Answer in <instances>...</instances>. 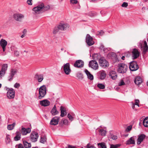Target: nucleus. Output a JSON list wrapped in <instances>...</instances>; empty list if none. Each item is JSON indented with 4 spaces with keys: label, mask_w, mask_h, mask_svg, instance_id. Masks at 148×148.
I'll use <instances>...</instances> for the list:
<instances>
[{
    "label": "nucleus",
    "mask_w": 148,
    "mask_h": 148,
    "mask_svg": "<svg viewBox=\"0 0 148 148\" xmlns=\"http://www.w3.org/2000/svg\"><path fill=\"white\" fill-rule=\"evenodd\" d=\"M50 8V6L49 5H45L43 3H42L38 5V6L34 7L32 10L34 11L35 13L37 14L40 13L39 12L41 11L42 12H44L46 11L49 10Z\"/></svg>",
    "instance_id": "nucleus-1"
},
{
    "label": "nucleus",
    "mask_w": 148,
    "mask_h": 148,
    "mask_svg": "<svg viewBox=\"0 0 148 148\" xmlns=\"http://www.w3.org/2000/svg\"><path fill=\"white\" fill-rule=\"evenodd\" d=\"M128 5V4L127 3L124 2L121 5V6L123 7L126 8Z\"/></svg>",
    "instance_id": "nucleus-49"
},
{
    "label": "nucleus",
    "mask_w": 148,
    "mask_h": 148,
    "mask_svg": "<svg viewBox=\"0 0 148 148\" xmlns=\"http://www.w3.org/2000/svg\"><path fill=\"white\" fill-rule=\"evenodd\" d=\"M98 146L99 148H107L106 144L104 142L98 143Z\"/></svg>",
    "instance_id": "nucleus-35"
},
{
    "label": "nucleus",
    "mask_w": 148,
    "mask_h": 148,
    "mask_svg": "<svg viewBox=\"0 0 148 148\" xmlns=\"http://www.w3.org/2000/svg\"><path fill=\"white\" fill-rule=\"evenodd\" d=\"M132 125H130L127 126L125 130V131L127 132H129L132 129Z\"/></svg>",
    "instance_id": "nucleus-44"
},
{
    "label": "nucleus",
    "mask_w": 148,
    "mask_h": 148,
    "mask_svg": "<svg viewBox=\"0 0 148 148\" xmlns=\"http://www.w3.org/2000/svg\"><path fill=\"white\" fill-rule=\"evenodd\" d=\"M144 46H143V53L144 54H145L147 50H148V46H147V42L145 40L143 41Z\"/></svg>",
    "instance_id": "nucleus-27"
},
{
    "label": "nucleus",
    "mask_w": 148,
    "mask_h": 148,
    "mask_svg": "<svg viewBox=\"0 0 148 148\" xmlns=\"http://www.w3.org/2000/svg\"><path fill=\"white\" fill-rule=\"evenodd\" d=\"M17 70L16 69H12L10 70V74H13V75H14L17 73Z\"/></svg>",
    "instance_id": "nucleus-41"
},
{
    "label": "nucleus",
    "mask_w": 148,
    "mask_h": 148,
    "mask_svg": "<svg viewBox=\"0 0 148 148\" xmlns=\"http://www.w3.org/2000/svg\"><path fill=\"white\" fill-rule=\"evenodd\" d=\"M27 30L26 29H24L23 32V33L24 34H25L26 33V32H27Z\"/></svg>",
    "instance_id": "nucleus-62"
},
{
    "label": "nucleus",
    "mask_w": 148,
    "mask_h": 148,
    "mask_svg": "<svg viewBox=\"0 0 148 148\" xmlns=\"http://www.w3.org/2000/svg\"><path fill=\"white\" fill-rule=\"evenodd\" d=\"M38 134L35 132L32 133L30 135V139L33 142L37 141L38 137Z\"/></svg>",
    "instance_id": "nucleus-10"
},
{
    "label": "nucleus",
    "mask_w": 148,
    "mask_h": 148,
    "mask_svg": "<svg viewBox=\"0 0 148 148\" xmlns=\"http://www.w3.org/2000/svg\"><path fill=\"white\" fill-rule=\"evenodd\" d=\"M84 64V62L82 60H79L75 62L73 66L76 68H80L83 67Z\"/></svg>",
    "instance_id": "nucleus-9"
},
{
    "label": "nucleus",
    "mask_w": 148,
    "mask_h": 148,
    "mask_svg": "<svg viewBox=\"0 0 148 148\" xmlns=\"http://www.w3.org/2000/svg\"><path fill=\"white\" fill-rule=\"evenodd\" d=\"M86 42L89 46L92 45L91 41H92V38L89 34H87L86 38Z\"/></svg>",
    "instance_id": "nucleus-15"
},
{
    "label": "nucleus",
    "mask_w": 148,
    "mask_h": 148,
    "mask_svg": "<svg viewBox=\"0 0 148 148\" xmlns=\"http://www.w3.org/2000/svg\"><path fill=\"white\" fill-rule=\"evenodd\" d=\"M92 60H91L89 62L88 66L89 67H91L92 68Z\"/></svg>",
    "instance_id": "nucleus-56"
},
{
    "label": "nucleus",
    "mask_w": 148,
    "mask_h": 148,
    "mask_svg": "<svg viewBox=\"0 0 148 148\" xmlns=\"http://www.w3.org/2000/svg\"><path fill=\"white\" fill-rule=\"evenodd\" d=\"M77 77L79 79H82L83 78V74L80 72H78L77 74Z\"/></svg>",
    "instance_id": "nucleus-38"
},
{
    "label": "nucleus",
    "mask_w": 148,
    "mask_h": 148,
    "mask_svg": "<svg viewBox=\"0 0 148 148\" xmlns=\"http://www.w3.org/2000/svg\"><path fill=\"white\" fill-rule=\"evenodd\" d=\"M8 44L7 42L5 39H1L0 41V45L2 47L3 52H4L6 49V46Z\"/></svg>",
    "instance_id": "nucleus-14"
},
{
    "label": "nucleus",
    "mask_w": 148,
    "mask_h": 148,
    "mask_svg": "<svg viewBox=\"0 0 148 148\" xmlns=\"http://www.w3.org/2000/svg\"><path fill=\"white\" fill-rule=\"evenodd\" d=\"M97 86L99 88L101 89H103L105 88V86L103 84L101 83L98 84Z\"/></svg>",
    "instance_id": "nucleus-42"
},
{
    "label": "nucleus",
    "mask_w": 148,
    "mask_h": 148,
    "mask_svg": "<svg viewBox=\"0 0 148 148\" xmlns=\"http://www.w3.org/2000/svg\"><path fill=\"white\" fill-rule=\"evenodd\" d=\"M70 3L73 4H76L78 3V1L77 0H70Z\"/></svg>",
    "instance_id": "nucleus-47"
},
{
    "label": "nucleus",
    "mask_w": 148,
    "mask_h": 148,
    "mask_svg": "<svg viewBox=\"0 0 148 148\" xmlns=\"http://www.w3.org/2000/svg\"><path fill=\"white\" fill-rule=\"evenodd\" d=\"M15 125V123H13V124H12L8 125L7 126L8 129L9 130H12L13 129Z\"/></svg>",
    "instance_id": "nucleus-37"
},
{
    "label": "nucleus",
    "mask_w": 148,
    "mask_h": 148,
    "mask_svg": "<svg viewBox=\"0 0 148 148\" xmlns=\"http://www.w3.org/2000/svg\"><path fill=\"white\" fill-rule=\"evenodd\" d=\"M47 140V136L45 135H42L41 136L40 140V143H44L45 142H46Z\"/></svg>",
    "instance_id": "nucleus-32"
},
{
    "label": "nucleus",
    "mask_w": 148,
    "mask_h": 148,
    "mask_svg": "<svg viewBox=\"0 0 148 148\" xmlns=\"http://www.w3.org/2000/svg\"><path fill=\"white\" fill-rule=\"evenodd\" d=\"M120 146V145L117 144L115 145L111 144L110 145V148H118Z\"/></svg>",
    "instance_id": "nucleus-43"
},
{
    "label": "nucleus",
    "mask_w": 148,
    "mask_h": 148,
    "mask_svg": "<svg viewBox=\"0 0 148 148\" xmlns=\"http://www.w3.org/2000/svg\"><path fill=\"white\" fill-rule=\"evenodd\" d=\"M14 76L13 75V74H11L10 73V75L8 76V81H12Z\"/></svg>",
    "instance_id": "nucleus-46"
},
{
    "label": "nucleus",
    "mask_w": 148,
    "mask_h": 148,
    "mask_svg": "<svg viewBox=\"0 0 148 148\" xmlns=\"http://www.w3.org/2000/svg\"><path fill=\"white\" fill-rule=\"evenodd\" d=\"M62 67L65 74L67 75L69 74L71 72L69 63H68L64 64L62 68Z\"/></svg>",
    "instance_id": "nucleus-7"
},
{
    "label": "nucleus",
    "mask_w": 148,
    "mask_h": 148,
    "mask_svg": "<svg viewBox=\"0 0 148 148\" xmlns=\"http://www.w3.org/2000/svg\"><path fill=\"white\" fill-rule=\"evenodd\" d=\"M16 136L14 138V140L15 141H18L21 139V134L19 131H17L16 133Z\"/></svg>",
    "instance_id": "nucleus-28"
},
{
    "label": "nucleus",
    "mask_w": 148,
    "mask_h": 148,
    "mask_svg": "<svg viewBox=\"0 0 148 148\" xmlns=\"http://www.w3.org/2000/svg\"><path fill=\"white\" fill-rule=\"evenodd\" d=\"M51 113L52 116H55L58 114L59 112L57 110L56 107V105H55L51 109L50 112Z\"/></svg>",
    "instance_id": "nucleus-24"
},
{
    "label": "nucleus",
    "mask_w": 148,
    "mask_h": 148,
    "mask_svg": "<svg viewBox=\"0 0 148 148\" xmlns=\"http://www.w3.org/2000/svg\"><path fill=\"white\" fill-rule=\"evenodd\" d=\"M134 82L136 84L139 85L142 83V79L140 77H137L135 78Z\"/></svg>",
    "instance_id": "nucleus-29"
},
{
    "label": "nucleus",
    "mask_w": 148,
    "mask_h": 148,
    "mask_svg": "<svg viewBox=\"0 0 148 148\" xmlns=\"http://www.w3.org/2000/svg\"><path fill=\"white\" fill-rule=\"evenodd\" d=\"M99 62L101 66L104 67L109 66V63L106 60L101 59L99 60Z\"/></svg>",
    "instance_id": "nucleus-16"
},
{
    "label": "nucleus",
    "mask_w": 148,
    "mask_h": 148,
    "mask_svg": "<svg viewBox=\"0 0 148 148\" xmlns=\"http://www.w3.org/2000/svg\"><path fill=\"white\" fill-rule=\"evenodd\" d=\"M139 68V66L136 61H133L130 62L129 68L131 71H136L138 70Z\"/></svg>",
    "instance_id": "nucleus-5"
},
{
    "label": "nucleus",
    "mask_w": 148,
    "mask_h": 148,
    "mask_svg": "<svg viewBox=\"0 0 148 148\" xmlns=\"http://www.w3.org/2000/svg\"><path fill=\"white\" fill-rule=\"evenodd\" d=\"M99 78L101 79H104L106 76L105 71L103 70L101 71H99Z\"/></svg>",
    "instance_id": "nucleus-25"
},
{
    "label": "nucleus",
    "mask_w": 148,
    "mask_h": 148,
    "mask_svg": "<svg viewBox=\"0 0 148 148\" xmlns=\"http://www.w3.org/2000/svg\"><path fill=\"white\" fill-rule=\"evenodd\" d=\"M98 55L97 54H93V69L94 70H97L98 69V65L96 61V60H98Z\"/></svg>",
    "instance_id": "nucleus-8"
},
{
    "label": "nucleus",
    "mask_w": 148,
    "mask_h": 148,
    "mask_svg": "<svg viewBox=\"0 0 148 148\" xmlns=\"http://www.w3.org/2000/svg\"><path fill=\"white\" fill-rule=\"evenodd\" d=\"M125 83L123 80H121L119 84V86H121L125 85Z\"/></svg>",
    "instance_id": "nucleus-53"
},
{
    "label": "nucleus",
    "mask_w": 148,
    "mask_h": 148,
    "mask_svg": "<svg viewBox=\"0 0 148 148\" xmlns=\"http://www.w3.org/2000/svg\"><path fill=\"white\" fill-rule=\"evenodd\" d=\"M67 117L69 118V119L71 121L73 120V117L71 116V115L69 113L67 115Z\"/></svg>",
    "instance_id": "nucleus-48"
},
{
    "label": "nucleus",
    "mask_w": 148,
    "mask_h": 148,
    "mask_svg": "<svg viewBox=\"0 0 148 148\" xmlns=\"http://www.w3.org/2000/svg\"><path fill=\"white\" fill-rule=\"evenodd\" d=\"M98 33H99L98 34V35H102L104 34V32L102 30H101L100 32H98Z\"/></svg>",
    "instance_id": "nucleus-60"
},
{
    "label": "nucleus",
    "mask_w": 148,
    "mask_h": 148,
    "mask_svg": "<svg viewBox=\"0 0 148 148\" xmlns=\"http://www.w3.org/2000/svg\"><path fill=\"white\" fill-rule=\"evenodd\" d=\"M110 137L111 138L114 140H116L117 138V137L116 136L112 134H110Z\"/></svg>",
    "instance_id": "nucleus-45"
},
{
    "label": "nucleus",
    "mask_w": 148,
    "mask_h": 148,
    "mask_svg": "<svg viewBox=\"0 0 148 148\" xmlns=\"http://www.w3.org/2000/svg\"><path fill=\"white\" fill-rule=\"evenodd\" d=\"M139 101L138 99H136L135 100V102L134 104L135 105H137L138 107L139 106Z\"/></svg>",
    "instance_id": "nucleus-54"
},
{
    "label": "nucleus",
    "mask_w": 148,
    "mask_h": 148,
    "mask_svg": "<svg viewBox=\"0 0 148 148\" xmlns=\"http://www.w3.org/2000/svg\"><path fill=\"white\" fill-rule=\"evenodd\" d=\"M118 72L124 73L126 72L127 69V66L124 63H120L118 64Z\"/></svg>",
    "instance_id": "nucleus-3"
},
{
    "label": "nucleus",
    "mask_w": 148,
    "mask_h": 148,
    "mask_svg": "<svg viewBox=\"0 0 148 148\" xmlns=\"http://www.w3.org/2000/svg\"><path fill=\"white\" fill-rule=\"evenodd\" d=\"M90 57H92V51L91 50H90Z\"/></svg>",
    "instance_id": "nucleus-63"
},
{
    "label": "nucleus",
    "mask_w": 148,
    "mask_h": 148,
    "mask_svg": "<svg viewBox=\"0 0 148 148\" xmlns=\"http://www.w3.org/2000/svg\"><path fill=\"white\" fill-rule=\"evenodd\" d=\"M136 137L135 136H133L130 137L125 143L126 145H135V140Z\"/></svg>",
    "instance_id": "nucleus-12"
},
{
    "label": "nucleus",
    "mask_w": 148,
    "mask_h": 148,
    "mask_svg": "<svg viewBox=\"0 0 148 148\" xmlns=\"http://www.w3.org/2000/svg\"><path fill=\"white\" fill-rule=\"evenodd\" d=\"M137 141V145H139L143 141L145 138L146 135L143 134H141L138 135Z\"/></svg>",
    "instance_id": "nucleus-13"
},
{
    "label": "nucleus",
    "mask_w": 148,
    "mask_h": 148,
    "mask_svg": "<svg viewBox=\"0 0 148 148\" xmlns=\"http://www.w3.org/2000/svg\"><path fill=\"white\" fill-rule=\"evenodd\" d=\"M24 147L25 148H28L31 147V145L30 143H28L26 141H23Z\"/></svg>",
    "instance_id": "nucleus-33"
},
{
    "label": "nucleus",
    "mask_w": 148,
    "mask_h": 148,
    "mask_svg": "<svg viewBox=\"0 0 148 148\" xmlns=\"http://www.w3.org/2000/svg\"><path fill=\"white\" fill-rule=\"evenodd\" d=\"M46 93V88L45 85H43L40 86L39 89L38 99H41L44 97Z\"/></svg>",
    "instance_id": "nucleus-2"
},
{
    "label": "nucleus",
    "mask_w": 148,
    "mask_h": 148,
    "mask_svg": "<svg viewBox=\"0 0 148 148\" xmlns=\"http://www.w3.org/2000/svg\"><path fill=\"white\" fill-rule=\"evenodd\" d=\"M90 144L89 143H88L87 145V148H90L91 147H92V146H90Z\"/></svg>",
    "instance_id": "nucleus-64"
},
{
    "label": "nucleus",
    "mask_w": 148,
    "mask_h": 148,
    "mask_svg": "<svg viewBox=\"0 0 148 148\" xmlns=\"http://www.w3.org/2000/svg\"><path fill=\"white\" fill-rule=\"evenodd\" d=\"M104 47V46L103 45L101 44L99 47V48L101 49H102Z\"/></svg>",
    "instance_id": "nucleus-61"
},
{
    "label": "nucleus",
    "mask_w": 148,
    "mask_h": 148,
    "mask_svg": "<svg viewBox=\"0 0 148 148\" xmlns=\"http://www.w3.org/2000/svg\"><path fill=\"white\" fill-rule=\"evenodd\" d=\"M143 124L144 127H148V117L145 118L144 119Z\"/></svg>",
    "instance_id": "nucleus-34"
},
{
    "label": "nucleus",
    "mask_w": 148,
    "mask_h": 148,
    "mask_svg": "<svg viewBox=\"0 0 148 148\" xmlns=\"http://www.w3.org/2000/svg\"><path fill=\"white\" fill-rule=\"evenodd\" d=\"M64 125V124L62 123V121H61L59 123V127H60L63 128Z\"/></svg>",
    "instance_id": "nucleus-51"
},
{
    "label": "nucleus",
    "mask_w": 148,
    "mask_h": 148,
    "mask_svg": "<svg viewBox=\"0 0 148 148\" xmlns=\"http://www.w3.org/2000/svg\"><path fill=\"white\" fill-rule=\"evenodd\" d=\"M14 54L15 56H19V52L18 51H15L14 52Z\"/></svg>",
    "instance_id": "nucleus-58"
},
{
    "label": "nucleus",
    "mask_w": 148,
    "mask_h": 148,
    "mask_svg": "<svg viewBox=\"0 0 148 148\" xmlns=\"http://www.w3.org/2000/svg\"><path fill=\"white\" fill-rule=\"evenodd\" d=\"M132 56L133 59H135L139 57L140 55V52L138 49L136 48L132 49Z\"/></svg>",
    "instance_id": "nucleus-6"
},
{
    "label": "nucleus",
    "mask_w": 148,
    "mask_h": 148,
    "mask_svg": "<svg viewBox=\"0 0 148 148\" xmlns=\"http://www.w3.org/2000/svg\"><path fill=\"white\" fill-rule=\"evenodd\" d=\"M84 71L87 75L88 78V79H90V80H92V75L86 69L84 70Z\"/></svg>",
    "instance_id": "nucleus-31"
},
{
    "label": "nucleus",
    "mask_w": 148,
    "mask_h": 148,
    "mask_svg": "<svg viewBox=\"0 0 148 148\" xmlns=\"http://www.w3.org/2000/svg\"><path fill=\"white\" fill-rule=\"evenodd\" d=\"M60 27L59 26V25L57 27H55L53 31V33L54 34H55L58 32L59 30L60 29Z\"/></svg>",
    "instance_id": "nucleus-36"
},
{
    "label": "nucleus",
    "mask_w": 148,
    "mask_h": 148,
    "mask_svg": "<svg viewBox=\"0 0 148 148\" xmlns=\"http://www.w3.org/2000/svg\"><path fill=\"white\" fill-rule=\"evenodd\" d=\"M8 67V64H3L1 67V71L3 72V74L4 75L6 71L7 70Z\"/></svg>",
    "instance_id": "nucleus-30"
},
{
    "label": "nucleus",
    "mask_w": 148,
    "mask_h": 148,
    "mask_svg": "<svg viewBox=\"0 0 148 148\" xmlns=\"http://www.w3.org/2000/svg\"><path fill=\"white\" fill-rule=\"evenodd\" d=\"M34 78L37 79L39 82H41L43 79V75L42 74H38V73L35 75Z\"/></svg>",
    "instance_id": "nucleus-26"
},
{
    "label": "nucleus",
    "mask_w": 148,
    "mask_h": 148,
    "mask_svg": "<svg viewBox=\"0 0 148 148\" xmlns=\"http://www.w3.org/2000/svg\"><path fill=\"white\" fill-rule=\"evenodd\" d=\"M6 90H8L7 93V97L10 99H13L15 97V91L12 88L10 89L9 88L5 87Z\"/></svg>",
    "instance_id": "nucleus-4"
},
{
    "label": "nucleus",
    "mask_w": 148,
    "mask_h": 148,
    "mask_svg": "<svg viewBox=\"0 0 148 148\" xmlns=\"http://www.w3.org/2000/svg\"><path fill=\"white\" fill-rule=\"evenodd\" d=\"M142 41H140L138 43V46L139 47H140L141 49H142L143 46H142Z\"/></svg>",
    "instance_id": "nucleus-55"
},
{
    "label": "nucleus",
    "mask_w": 148,
    "mask_h": 148,
    "mask_svg": "<svg viewBox=\"0 0 148 148\" xmlns=\"http://www.w3.org/2000/svg\"><path fill=\"white\" fill-rule=\"evenodd\" d=\"M109 75L110 77L113 80H115L117 77V75L116 71H110L109 73Z\"/></svg>",
    "instance_id": "nucleus-20"
},
{
    "label": "nucleus",
    "mask_w": 148,
    "mask_h": 148,
    "mask_svg": "<svg viewBox=\"0 0 148 148\" xmlns=\"http://www.w3.org/2000/svg\"><path fill=\"white\" fill-rule=\"evenodd\" d=\"M13 17L14 19L17 21H20L21 19L23 18L24 16L22 14L16 13L13 15Z\"/></svg>",
    "instance_id": "nucleus-18"
},
{
    "label": "nucleus",
    "mask_w": 148,
    "mask_h": 148,
    "mask_svg": "<svg viewBox=\"0 0 148 148\" xmlns=\"http://www.w3.org/2000/svg\"><path fill=\"white\" fill-rule=\"evenodd\" d=\"M31 132V129L29 128L27 129L22 127L21 130V132L23 135H25L27 133H29Z\"/></svg>",
    "instance_id": "nucleus-22"
},
{
    "label": "nucleus",
    "mask_w": 148,
    "mask_h": 148,
    "mask_svg": "<svg viewBox=\"0 0 148 148\" xmlns=\"http://www.w3.org/2000/svg\"><path fill=\"white\" fill-rule=\"evenodd\" d=\"M40 104L42 106H47L50 104V102L47 99H44L40 101Z\"/></svg>",
    "instance_id": "nucleus-21"
},
{
    "label": "nucleus",
    "mask_w": 148,
    "mask_h": 148,
    "mask_svg": "<svg viewBox=\"0 0 148 148\" xmlns=\"http://www.w3.org/2000/svg\"><path fill=\"white\" fill-rule=\"evenodd\" d=\"M60 117L55 116L52 118L50 122V124L51 125H56L58 124L59 121Z\"/></svg>",
    "instance_id": "nucleus-11"
},
{
    "label": "nucleus",
    "mask_w": 148,
    "mask_h": 148,
    "mask_svg": "<svg viewBox=\"0 0 148 148\" xmlns=\"http://www.w3.org/2000/svg\"><path fill=\"white\" fill-rule=\"evenodd\" d=\"M66 148H77L75 146H74L71 145H69L68 147H66Z\"/></svg>",
    "instance_id": "nucleus-59"
},
{
    "label": "nucleus",
    "mask_w": 148,
    "mask_h": 148,
    "mask_svg": "<svg viewBox=\"0 0 148 148\" xmlns=\"http://www.w3.org/2000/svg\"><path fill=\"white\" fill-rule=\"evenodd\" d=\"M17 146H18V148H24V147L23 146V145L21 143H20L18 145H17L15 146L16 148Z\"/></svg>",
    "instance_id": "nucleus-50"
},
{
    "label": "nucleus",
    "mask_w": 148,
    "mask_h": 148,
    "mask_svg": "<svg viewBox=\"0 0 148 148\" xmlns=\"http://www.w3.org/2000/svg\"><path fill=\"white\" fill-rule=\"evenodd\" d=\"M61 121L62 122V123L64 124V125H69V122L68 120L63 118Z\"/></svg>",
    "instance_id": "nucleus-39"
},
{
    "label": "nucleus",
    "mask_w": 148,
    "mask_h": 148,
    "mask_svg": "<svg viewBox=\"0 0 148 148\" xmlns=\"http://www.w3.org/2000/svg\"><path fill=\"white\" fill-rule=\"evenodd\" d=\"M20 86V85L19 83H16L14 85V87L16 88H18Z\"/></svg>",
    "instance_id": "nucleus-52"
},
{
    "label": "nucleus",
    "mask_w": 148,
    "mask_h": 148,
    "mask_svg": "<svg viewBox=\"0 0 148 148\" xmlns=\"http://www.w3.org/2000/svg\"><path fill=\"white\" fill-rule=\"evenodd\" d=\"M59 26L60 27V30H65L69 27V25L67 23L63 24L60 23Z\"/></svg>",
    "instance_id": "nucleus-23"
},
{
    "label": "nucleus",
    "mask_w": 148,
    "mask_h": 148,
    "mask_svg": "<svg viewBox=\"0 0 148 148\" xmlns=\"http://www.w3.org/2000/svg\"><path fill=\"white\" fill-rule=\"evenodd\" d=\"M98 132L99 134L103 136H105L106 133V131L103 129H100L99 128H97L96 130V132Z\"/></svg>",
    "instance_id": "nucleus-17"
},
{
    "label": "nucleus",
    "mask_w": 148,
    "mask_h": 148,
    "mask_svg": "<svg viewBox=\"0 0 148 148\" xmlns=\"http://www.w3.org/2000/svg\"><path fill=\"white\" fill-rule=\"evenodd\" d=\"M60 110L61 114L60 116L62 117H63L66 115L67 114L66 110L65 107L61 106L60 107Z\"/></svg>",
    "instance_id": "nucleus-19"
},
{
    "label": "nucleus",
    "mask_w": 148,
    "mask_h": 148,
    "mask_svg": "<svg viewBox=\"0 0 148 148\" xmlns=\"http://www.w3.org/2000/svg\"><path fill=\"white\" fill-rule=\"evenodd\" d=\"M32 0H28L27 1V3L29 5H32Z\"/></svg>",
    "instance_id": "nucleus-57"
},
{
    "label": "nucleus",
    "mask_w": 148,
    "mask_h": 148,
    "mask_svg": "<svg viewBox=\"0 0 148 148\" xmlns=\"http://www.w3.org/2000/svg\"><path fill=\"white\" fill-rule=\"evenodd\" d=\"M10 135L9 134H7L6 135L5 142L7 144L9 143L10 142Z\"/></svg>",
    "instance_id": "nucleus-40"
}]
</instances>
